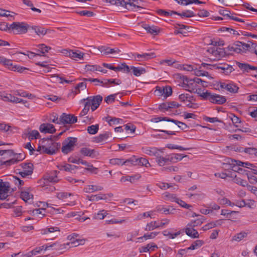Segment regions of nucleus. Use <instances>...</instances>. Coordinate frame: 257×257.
<instances>
[{
    "label": "nucleus",
    "instance_id": "nucleus-38",
    "mask_svg": "<svg viewBox=\"0 0 257 257\" xmlns=\"http://www.w3.org/2000/svg\"><path fill=\"white\" fill-rule=\"evenodd\" d=\"M27 135L28 136V138L30 140H32L33 139H37L40 137V135L38 131L37 130L28 131Z\"/></svg>",
    "mask_w": 257,
    "mask_h": 257
},
{
    "label": "nucleus",
    "instance_id": "nucleus-6",
    "mask_svg": "<svg viewBox=\"0 0 257 257\" xmlns=\"http://www.w3.org/2000/svg\"><path fill=\"white\" fill-rule=\"evenodd\" d=\"M11 186L9 182L0 180V200H5L9 196Z\"/></svg>",
    "mask_w": 257,
    "mask_h": 257
},
{
    "label": "nucleus",
    "instance_id": "nucleus-48",
    "mask_svg": "<svg viewBox=\"0 0 257 257\" xmlns=\"http://www.w3.org/2000/svg\"><path fill=\"white\" fill-rule=\"evenodd\" d=\"M118 71H122L125 73H129L131 70V67H130L128 65H127L125 63H122L120 65L117 66Z\"/></svg>",
    "mask_w": 257,
    "mask_h": 257
},
{
    "label": "nucleus",
    "instance_id": "nucleus-52",
    "mask_svg": "<svg viewBox=\"0 0 257 257\" xmlns=\"http://www.w3.org/2000/svg\"><path fill=\"white\" fill-rule=\"evenodd\" d=\"M244 152L249 155H254L257 157V149L255 148H244Z\"/></svg>",
    "mask_w": 257,
    "mask_h": 257
},
{
    "label": "nucleus",
    "instance_id": "nucleus-29",
    "mask_svg": "<svg viewBox=\"0 0 257 257\" xmlns=\"http://www.w3.org/2000/svg\"><path fill=\"white\" fill-rule=\"evenodd\" d=\"M131 69H132L133 73L136 76H140L142 74L146 73V69L143 67H136L135 66H131Z\"/></svg>",
    "mask_w": 257,
    "mask_h": 257
},
{
    "label": "nucleus",
    "instance_id": "nucleus-60",
    "mask_svg": "<svg viewBox=\"0 0 257 257\" xmlns=\"http://www.w3.org/2000/svg\"><path fill=\"white\" fill-rule=\"evenodd\" d=\"M73 167V166H72V165L69 164H66L65 165L61 164V165H59L57 166V168L60 170H64L66 172H69L70 167Z\"/></svg>",
    "mask_w": 257,
    "mask_h": 257
},
{
    "label": "nucleus",
    "instance_id": "nucleus-11",
    "mask_svg": "<svg viewBox=\"0 0 257 257\" xmlns=\"http://www.w3.org/2000/svg\"><path fill=\"white\" fill-rule=\"evenodd\" d=\"M62 124H74L77 121V118L73 114L63 113L60 118Z\"/></svg>",
    "mask_w": 257,
    "mask_h": 257
},
{
    "label": "nucleus",
    "instance_id": "nucleus-33",
    "mask_svg": "<svg viewBox=\"0 0 257 257\" xmlns=\"http://www.w3.org/2000/svg\"><path fill=\"white\" fill-rule=\"evenodd\" d=\"M172 201H174L176 203H177L178 204H179L181 207L187 208V209H190V208L192 207V206L189 204H187L184 201L179 199V198H177L175 196H172Z\"/></svg>",
    "mask_w": 257,
    "mask_h": 257
},
{
    "label": "nucleus",
    "instance_id": "nucleus-15",
    "mask_svg": "<svg viewBox=\"0 0 257 257\" xmlns=\"http://www.w3.org/2000/svg\"><path fill=\"white\" fill-rule=\"evenodd\" d=\"M68 245H69V242L67 243H61L59 242H56L49 244V247H50V249L60 251V252L62 253L65 251Z\"/></svg>",
    "mask_w": 257,
    "mask_h": 257
},
{
    "label": "nucleus",
    "instance_id": "nucleus-51",
    "mask_svg": "<svg viewBox=\"0 0 257 257\" xmlns=\"http://www.w3.org/2000/svg\"><path fill=\"white\" fill-rule=\"evenodd\" d=\"M19 188H20L24 184L23 180H21L19 178L16 176H12V178L11 179Z\"/></svg>",
    "mask_w": 257,
    "mask_h": 257
},
{
    "label": "nucleus",
    "instance_id": "nucleus-13",
    "mask_svg": "<svg viewBox=\"0 0 257 257\" xmlns=\"http://www.w3.org/2000/svg\"><path fill=\"white\" fill-rule=\"evenodd\" d=\"M39 130L43 133L53 134L56 132L54 126L51 123H42L39 127Z\"/></svg>",
    "mask_w": 257,
    "mask_h": 257
},
{
    "label": "nucleus",
    "instance_id": "nucleus-46",
    "mask_svg": "<svg viewBox=\"0 0 257 257\" xmlns=\"http://www.w3.org/2000/svg\"><path fill=\"white\" fill-rule=\"evenodd\" d=\"M233 182L237 184H239L243 187H245L247 185V181L244 180L239 177H237L236 175L234 176V177L233 179Z\"/></svg>",
    "mask_w": 257,
    "mask_h": 257
},
{
    "label": "nucleus",
    "instance_id": "nucleus-55",
    "mask_svg": "<svg viewBox=\"0 0 257 257\" xmlns=\"http://www.w3.org/2000/svg\"><path fill=\"white\" fill-rule=\"evenodd\" d=\"M183 84L189 88H191L190 86L195 83L193 79H189L186 76L183 77Z\"/></svg>",
    "mask_w": 257,
    "mask_h": 257
},
{
    "label": "nucleus",
    "instance_id": "nucleus-54",
    "mask_svg": "<svg viewBox=\"0 0 257 257\" xmlns=\"http://www.w3.org/2000/svg\"><path fill=\"white\" fill-rule=\"evenodd\" d=\"M76 13L80 16H86L87 17H91L95 15L93 12L86 10L77 12Z\"/></svg>",
    "mask_w": 257,
    "mask_h": 257
},
{
    "label": "nucleus",
    "instance_id": "nucleus-61",
    "mask_svg": "<svg viewBox=\"0 0 257 257\" xmlns=\"http://www.w3.org/2000/svg\"><path fill=\"white\" fill-rule=\"evenodd\" d=\"M241 49H242V52L241 53H245L246 52L247 50H248L249 49V51H250L251 49V44L248 42V43H245L241 42Z\"/></svg>",
    "mask_w": 257,
    "mask_h": 257
},
{
    "label": "nucleus",
    "instance_id": "nucleus-21",
    "mask_svg": "<svg viewBox=\"0 0 257 257\" xmlns=\"http://www.w3.org/2000/svg\"><path fill=\"white\" fill-rule=\"evenodd\" d=\"M59 173V171L55 170L51 172L50 174L47 175L45 177V180H47L50 182L56 183L59 181V179L57 177V174Z\"/></svg>",
    "mask_w": 257,
    "mask_h": 257
},
{
    "label": "nucleus",
    "instance_id": "nucleus-34",
    "mask_svg": "<svg viewBox=\"0 0 257 257\" xmlns=\"http://www.w3.org/2000/svg\"><path fill=\"white\" fill-rule=\"evenodd\" d=\"M247 232H246L245 231H241L234 235L232 237L231 240L239 242L242 239H243L244 238L246 237L247 235Z\"/></svg>",
    "mask_w": 257,
    "mask_h": 257
},
{
    "label": "nucleus",
    "instance_id": "nucleus-57",
    "mask_svg": "<svg viewBox=\"0 0 257 257\" xmlns=\"http://www.w3.org/2000/svg\"><path fill=\"white\" fill-rule=\"evenodd\" d=\"M107 214V213H106V211H105L104 210H102L97 214H95L94 216V218L96 219H103L105 216H106Z\"/></svg>",
    "mask_w": 257,
    "mask_h": 257
},
{
    "label": "nucleus",
    "instance_id": "nucleus-2",
    "mask_svg": "<svg viewBox=\"0 0 257 257\" xmlns=\"http://www.w3.org/2000/svg\"><path fill=\"white\" fill-rule=\"evenodd\" d=\"M200 96L205 99L208 100L210 102L213 103L218 104H222L226 101V99L224 96L219 94H212L208 91L201 93L200 94Z\"/></svg>",
    "mask_w": 257,
    "mask_h": 257
},
{
    "label": "nucleus",
    "instance_id": "nucleus-41",
    "mask_svg": "<svg viewBox=\"0 0 257 257\" xmlns=\"http://www.w3.org/2000/svg\"><path fill=\"white\" fill-rule=\"evenodd\" d=\"M170 122L174 123L175 125H177L178 127L181 128L182 130H185L188 128V126L185 123L178 121L177 120L171 119Z\"/></svg>",
    "mask_w": 257,
    "mask_h": 257
},
{
    "label": "nucleus",
    "instance_id": "nucleus-7",
    "mask_svg": "<svg viewBox=\"0 0 257 257\" xmlns=\"http://www.w3.org/2000/svg\"><path fill=\"white\" fill-rule=\"evenodd\" d=\"M23 171L19 172L21 176L24 178L27 176L31 175L33 172V165L31 163H22L21 164Z\"/></svg>",
    "mask_w": 257,
    "mask_h": 257
},
{
    "label": "nucleus",
    "instance_id": "nucleus-24",
    "mask_svg": "<svg viewBox=\"0 0 257 257\" xmlns=\"http://www.w3.org/2000/svg\"><path fill=\"white\" fill-rule=\"evenodd\" d=\"M99 50L101 52H104L105 54H112L114 53H119L120 52V50L117 48L112 49L105 46L100 47L99 48Z\"/></svg>",
    "mask_w": 257,
    "mask_h": 257
},
{
    "label": "nucleus",
    "instance_id": "nucleus-39",
    "mask_svg": "<svg viewBox=\"0 0 257 257\" xmlns=\"http://www.w3.org/2000/svg\"><path fill=\"white\" fill-rule=\"evenodd\" d=\"M170 157L169 158H166L158 155V157H156V162L160 166H164L168 162H170Z\"/></svg>",
    "mask_w": 257,
    "mask_h": 257
},
{
    "label": "nucleus",
    "instance_id": "nucleus-47",
    "mask_svg": "<svg viewBox=\"0 0 257 257\" xmlns=\"http://www.w3.org/2000/svg\"><path fill=\"white\" fill-rule=\"evenodd\" d=\"M94 152V150H90L87 148H82L80 150V153L86 156H92Z\"/></svg>",
    "mask_w": 257,
    "mask_h": 257
},
{
    "label": "nucleus",
    "instance_id": "nucleus-64",
    "mask_svg": "<svg viewBox=\"0 0 257 257\" xmlns=\"http://www.w3.org/2000/svg\"><path fill=\"white\" fill-rule=\"evenodd\" d=\"M116 95V94H114L107 96L104 98L105 102L108 104L114 101Z\"/></svg>",
    "mask_w": 257,
    "mask_h": 257
},
{
    "label": "nucleus",
    "instance_id": "nucleus-35",
    "mask_svg": "<svg viewBox=\"0 0 257 257\" xmlns=\"http://www.w3.org/2000/svg\"><path fill=\"white\" fill-rule=\"evenodd\" d=\"M121 83V81L119 79H105L103 83V86L108 87V84L119 85Z\"/></svg>",
    "mask_w": 257,
    "mask_h": 257
},
{
    "label": "nucleus",
    "instance_id": "nucleus-23",
    "mask_svg": "<svg viewBox=\"0 0 257 257\" xmlns=\"http://www.w3.org/2000/svg\"><path fill=\"white\" fill-rule=\"evenodd\" d=\"M131 159H134V164H131V165H135L139 164L141 166H144L146 167L151 166L148 160L144 158H140L139 159H136L135 158H132Z\"/></svg>",
    "mask_w": 257,
    "mask_h": 257
},
{
    "label": "nucleus",
    "instance_id": "nucleus-32",
    "mask_svg": "<svg viewBox=\"0 0 257 257\" xmlns=\"http://www.w3.org/2000/svg\"><path fill=\"white\" fill-rule=\"evenodd\" d=\"M1 64L5 66L8 69H9L10 70L13 71V69H14V66L15 65H13L12 61L10 59H7L4 57H3V59H2V61Z\"/></svg>",
    "mask_w": 257,
    "mask_h": 257
},
{
    "label": "nucleus",
    "instance_id": "nucleus-58",
    "mask_svg": "<svg viewBox=\"0 0 257 257\" xmlns=\"http://www.w3.org/2000/svg\"><path fill=\"white\" fill-rule=\"evenodd\" d=\"M238 166H241L242 167L247 168L248 169H251V168H254L256 167V166H254L253 164L248 163V162H242L239 161L238 162Z\"/></svg>",
    "mask_w": 257,
    "mask_h": 257
},
{
    "label": "nucleus",
    "instance_id": "nucleus-3",
    "mask_svg": "<svg viewBox=\"0 0 257 257\" xmlns=\"http://www.w3.org/2000/svg\"><path fill=\"white\" fill-rule=\"evenodd\" d=\"M106 3L117 7H121L133 12L137 11V7L131 0H104Z\"/></svg>",
    "mask_w": 257,
    "mask_h": 257
},
{
    "label": "nucleus",
    "instance_id": "nucleus-50",
    "mask_svg": "<svg viewBox=\"0 0 257 257\" xmlns=\"http://www.w3.org/2000/svg\"><path fill=\"white\" fill-rule=\"evenodd\" d=\"M132 2L137 6V9H144L145 4L142 0H131Z\"/></svg>",
    "mask_w": 257,
    "mask_h": 257
},
{
    "label": "nucleus",
    "instance_id": "nucleus-5",
    "mask_svg": "<svg viewBox=\"0 0 257 257\" xmlns=\"http://www.w3.org/2000/svg\"><path fill=\"white\" fill-rule=\"evenodd\" d=\"M30 27L24 22H14L10 25V29L14 31L16 34H25Z\"/></svg>",
    "mask_w": 257,
    "mask_h": 257
},
{
    "label": "nucleus",
    "instance_id": "nucleus-49",
    "mask_svg": "<svg viewBox=\"0 0 257 257\" xmlns=\"http://www.w3.org/2000/svg\"><path fill=\"white\" fill-rule=\"evenodd\" d=\"M238 87L233 83H228L226 90L231 93H236L237 92Z\"/></svg>",
    "mask_w": 257,
    "mask_h": 257
},
{
    "label": "nucleus",
    "instance_id": "nucleus-40",
    "mask_svg": "<svg viewBox=\"0 0 257 257\" xmlns=\"http://www.w3.org/2000/svg\"><path fill=\"white\" fill-rule=\"evenodd\" d=\"M33 197V195L28 192L25 191H22L21 192V198L25 202H28V200L32 199Z\"/></svg>",
    "mask_w": 257,
    "mask_h": 257
},
{
    "label": "nucleus",
    "instance_id": "nucleus-30",
    "mask_svg": "<svg viewBox=\"0 0 257 257\" xmlns=\"http://www.w3.org/2000/svg\"><path fill=\"white\" fill-rule=\"evenodd\" d=\"M172 13L179 16L182 18H191L195 16V14L194 13V12L190 10H186L181 13H178L176 11H172Z\"/></svg>",
    "mask_w": 257,
    "mask_h": 257
},
{
    "label": "nucleus",
    "instance_id": "nucleus-62",
    "mask_svg": "<svg viewBox=\"0 0 257 257\" xmlns=\"http://www.w3.org/2000/svg\"><path fill=\"white\" fill-rule=\"evenodd\" d=\"M108 117H106L105 119L108 121L110 125H111L112 124H118L120 122V121L122 120L121 119L116 117H113L110 119H108Z\"/></svg>",
    "mask_w": 257,
    "mask_h": 257
},
{
    "label": "nucleus",
    "instance_id": "nucleus-26",
    "mask_svg": "<svg viewBox=\"0 0 257 257\" xmlns=\"http://www.w3.org/2000/svg\"><path fill=\"white\" fill-rule=\"evenodd\" d=\"M111 133L109 132H106L103 134H101L99 135L98 136L95 137L94 138V142L99 143L102 142L106 140H107L110 136H111Z\"/></svg>",
    "mask_w": 257,
    "mask_h": 257
},
{
    "label": "nucleus",
    "instance_id": "nucleus-17",
    "mask_svg": "<svg viewBox=\"0 0 257 257\" xmlns=\"http://www.w3.org/2000/svg\"><path fill=\"white\" fill-rule=\"evenodd\" d=\"M109 162L112 165H126L129 164H134V160L133 159H130L124 161V159L120 158H114L110 159Z\"/></svg>",
    "mask_w": 257,
    "mask_h": 257
},
{
    "label": "nucleus",
    "instance_id": "nucleus-1",
    "mask_svg": "<svg viewBox=\"0 0 257 257\" xmlns=\"http://www.w3.org/2000/svg\"><path fill=\"white\" fill-rule=\"evenodd\" d=\"M50 138H43L40 142V145L38 147L36 151L40 152V154H46L49 155L55 154L59 149L61 144L59 143L55 142Z\"/></svg>",
    "mask_w": 257,
    "mask_h": 257
},
{
    "label": "nucleus",
    "instance_id": "nucleus-63",
    "mask_svg": "<svg viewBox=\"0 0 257 257\" xmlns=\"http://www.w3.org/2000/svg\"><path fill=\"white\" fill-rule=\"evenodd\" d=\"M157 211L158 212H162L165 214H169L171 213V212L169 210V209L164 208L162 206H158L157 207Z\"/></svg>",
    "mask_w": 257,
    "mask_h": 257
},
{
    "label": "nucleus",
    "instance_id": "nucleus-14",
    "mask_svg": "<svg viewBox=\"0 0 257 257\" xmlns=\"http://www.w3.org/2000/svg\"><path fill=\"white\" fill-rule=\"evenodd\" d=\"M66 55L71 58L76 60V59H79L80 60H83V56L85 55L84 53L81 52L78 50H66Z\"/></svg>",
    "mask_w": 257,
    "mask_h": 257
},
{
    "label": "nucleus",
    "instance_id": "nucleus-4",
    "mask_svg": "<svg viewBox=\"0 0 257 257\" xmlns=\"http://www.w3.org/2000/svg\"><path fill=\"white\" fill-rule=\"evenodd\" d=\"M77 142L76 138L69 137L66 138L62 143V152L67 154L74 150Z\"/></svg>",
    "mask_w": 257,
    "mask_h": 257
},
{
    "label": "nucleus",
    "instance_id": "nucleus-10",
    "mask_svg": "<svg viewBox=\"0 0 257 257\" xmlns=\"http://www.w3.org/2000/svg\"><path fill=\"white\" fill-rule=\"evenodd\" d=\"M2 100L5 101H9L13 103H23L25 104V106L27 107H29V105H26V103H27V101L15 97L12 95L11 94H4L2 98Z\"/></svg>",
    "mask_w": 257,
    "mask_h": 257
},
{
    "label": "nucleus",
    "instance_id": "nucleus-8",
    "mask_svg": "<svg viewBox=\"0 0 257 257\" xmlns=\"http://www.w3.org/2000/svg\"><path fill=\"white\" fill-rule=\"evenodd\" d=\"M212 67L215 69L218 70L219 72L225 75H228L234 70L232 66L226 63L221 64L218 65H212Z\"/></svg>",
    "mask_w": 257,
    "mask_h": 257
},
{
    "label": "nucleus",
    "instance_id": "nucleus-31",
    "mask_svg": "<svg viewBox=\"0 0 257 257\" xmlns=\"http://www.w3.org/2000/svg\"><path fill=\"white\" fill-rule=\"evenodd\" d=\"M208 51L209 52H211L212 54L214 55H218L219 56H223L226 53L224 51V49L215 47H213V48L208 49Z\"/></svg>",
    "mask_w": 257,
    "mask_h": 257
},
{
    "label": "nucleus",
    "instance_id": "nucleus-22",
    "mask_svg": "<svg viewBox=\"0 0 257 257\" xmlns=\"http://www.w3.org/2000/svg\"><path fill=\"white\" fill-rule=\"evenodd\" d=\"M142 151L143 153L150 156L158 157V155H159V151L156 148L143 147Z\"/></svg>",
    "mask_w": 257,
    "mask_h": 257
},
{
    "label": "nucleus",
    "instance_id": "nucleus-28",
    "mask_svg": "<svg viewBox=\"0 0 257 257\" xmlns=\"http://www.w3.org/2000/svg\"><path fill=\"white\" fill-rule=\"evenodd\" d=\"M158 246L154 243H149L146 246H142L140 249V252H146L150 250H155V248H157Z\"/></svg>",
    "mask_w": 257,
    "mask_h": 257
},
{
    "label": "nucleus",
    "instance_id": "nucleus-56",
    "mask_svg": "<svg viewBox=\"0 0 257 257\" xmlns=\"http://www.w3.org/2000/svg\"><path fill=\"white\" fill-rule=\"evenodd\" d=\"M60 231L59 228L57 227H50L44 230L43 234H47L48 233L58 232Z\"/></svg>",
    "mask_w": 257,
    "mask_h": 257
},
{
    "label": "nucleus",
    "instance_id": "nucleus-37",
    "mask_svg": "<svg viewBox=\"0 0 257 257\" xmlns=\"http://www.w3.org/2000/svg\"><path fill=\"white\" fill-rule=\"evenodd\" d=\"M140 177L141 176L139 174L132 176H127L125 177H122L121 178L120 181L121 182L130 181L131 183H134L135 182V180H138Z\"/></svg>",
    "mask_w": 257,
    "mask_h": 257
},
{
    "label": "nucleus",
    "instance_id": "nucleus-53",
    "mask_svg": "<svg viewBox=\"0 0 257 257\" xmlns=\"http://www.w3.org/2000/svg\"><path fill=\"white\" fill-rule=\"evenodd\" d=\"M204 120L208 121L211 123H214L215 122H222V121L219 119L217 117H210L207 116H204L203 117Z\"/></svg>",
    "mask_w": 257,
    "mask_h": 257
},
{
    "label": "nucleus",
    "instance_id": "nucleus-45",
    "mask_svg": "<svg viewBox=\"0 0 257 257\" xmlns=\"http://www.w3.org/2000/svg\"><path fill=\"white\" fill-rule=\"evenodd\" d=\"M38 47L39 48L38 51L40 52L42 54L47 53L51 49L50 47L47 46L44 44H39L38 46Z\"/></svg>",
    "mask_w": 257,
    "mask_h": 257
},
{
    "label": "nucleus",
    "instance_id": "nucleus-27",
    "mask_svg": "<svg viewBox=\"0 0 257 257\" xmlns=\"http://www.w3.org/2000/svg\"><path fill=\"white\" fill-rule=\"evenodd\" d=\"M103 188L100 186L88 185L84 188V192L86 193H92L97 191H101Z\"/></svg>",
    "mask_w": 257,
    "mask_h": 257
},
{
    "label": "nucleus",
    "instance_id": "nucleus-59",
    "mask_svg": "<svg viewBox=\"0 0 257 257\" xmlns=\"http://www.w3.org/2000/svg\"><path fill=\"white\" fill-rule=\"evenodd\" d=\"M162 92L166 97H168L172 95V89L170 86H168L163 88Z\"/></svg>",
    "mask_w": 257,
    "mask_h": 257
},
{
    "label": "nucleus",
    "instance_id": "nucleus-12",
    "mask_svg": "<svg viewBox=\"0 0 257 257\" xmlns=\"http://www.w3.org/2000/svg\"><path fill=\"white\" fill-rule=\"evenodd\" d=\"M86 99L90 101L91 103V110L93 111L96 110L102 101V97L100 95H98L93 97H88L86 98Z\"/></svg>",
    "mask_w": 257,
    "mask_h": 257
},
{
    "label": "nucleus",
    "instance_id": "nucleus-18",
    "mask_svg": "<svg viewBox=\"0 0 257 257\" xmlns=\"http://www.w3.org/2000/svg\"><path fill=\"white\" fill-rule=\"evenodd\" d=\"M142 26L144 29H145L147 31L148 33L152 35H157L159 34L160 32L159 28L157 26H150L146 24H143Z\"/></svg>",
    "mask_w": 257,
    "mask_h": 257
},
{
    "label": "nucleus",
    "instance_id": "nucleus-16",
    "mask_svg": "<svg viewBox=\"0 0 257 257\" xmlns=\"http://www.w3.org/2000/svg\"><path fill=\"white\" fill-rule=\"evenodd\" d=\"M238 160L229 159L227 163L226 164V165L228 166V169H231L238 173H239V171H243V169L239 167L240 166L238 165Z\"/></svg>",
    "mask_w": 257,
    "mask_h": 257
},
{
    "label": "nucleus",
    "instance_id": "nucleus-44",
    "mask_svg": "<svg viewBox=\"0 0 257 257\" xmlns=\"http://www.w3.org/2000/svg\"><path fill=\"white\" fill-rule=\"evenodd\" d=\"M187 157V155H183L181 154H175L174 156L170 157V162H176L178 161L181 160L183 158Z\"/></svg>",
    "mask_w": 257,
    "mask_h": 257
},
{
    "label": "nucleus",
    "instance_id": "nucleus-36",
    "mask_svg": "<svg viewBox=\"0 0 257 257\" xmlns=\"http://www.w3.org/2000/svg\"><path fill=\"white\" fill-rule=\"evenodd\" d=\"M179 99L181 102H185V101H188L191 102L192 100H194L193 96L189 95V94H181L179 95Z\"/></svg>",
    "mask_w": 257,
    "mask_h": 257
},
{
    "label": "nucleus",
    "instance_id": "nucleus-42",
    "mask_svg": "<svg viewBox=\"0 0 257 257\" xmlns=\"http://www.w3.org/2000/svg\"><path fill=\"white\" fill-rule=\"evenodd\" d=\"M98 130L99 125L98 124L89 126L87 129L88 133L91 135L96 134L98 132Z\"/></svg>",
    "mask_w": 257,
    "mask_h": 257
},
{
    "label": "nucleus",
    "instance_id": "nucleus-9",
    "mask_svg": "<svg viewBox=\"0 0 257 257\" xmlns=\"http://www.w3.org/2000/svg\"><path fill=\"white\" fill-rule=\"evenodd\" d=\"M170 222L168 219H165L161 220V222L157 223L156 221H152L147 224L145 228L146 230L151 231L155 228L162 227L165 225L168 224Z\"/></svg>",
    "mask_w": 257,
    "mask_h": 257
},
{
    "label": "nucleus",
    "instance_id": "nucleus-25",
    "mask_svg": "<svg viewBox=\"0 0 257 257\" xmlns=\"http://www.w3.org/2000/svg\"><path fill=\"white\" fill-rule=\"evenodd\" d=\"M137 57H135V59L137 60H140V59H142L143 60H148L150 59L155 58L156 55L154 53H144L143 54H136Z\"/></svg>",
    "mask_w": 257,
    "mask_h": 257
},
{
    "label": "nucleus",
    "instance_id": "nucleus-43",
    "mask_svg": "<svg viewBox=\"0 0 257 257\" xmlns=\"http://www.w3.org/2000/svg\"><path fill=\"white\" fill-rule=\"evenodd\" d=\"M204 242L203 241L201 240H197L195 241L191 245L190 247L187 248V249H195L197 248L198 247H199L201 246Z\"/></svg>",
    "mask_w": 257,
    "mask_h": 257
},
{
    "label": "nucleus",
    "instance_id": "nucleus-20",
    "mask_svg": "<svg viewBox=\"0 0 257 257\" xmlns=\"http://www.w3.org/2000/svg\"><path fill=\"white\" fill-rule=\"evenodd\" d=\"M237 66L243 71L248 72L250 70H257V67L251 66L247 63L236 62Z\"/></svg>",
    "mask_w": 257,
    "mask_h": 257
},
{
    "label": "nucleus",
    "instance_id": "nucleus-19",
    "mask_svg": "<svg viewBox=\"0 0 257 257\" xmlns=\"http://www.w3.org/2000/svg\"><path fill=\"white\" fill-rule=\"evenodd\" d=\"M33 30L35 31V32L37 34V35L40 36L41 35L44 36L48 33H50L51 32H53V30H51L50 29H46L44 28H42L40 26H32L30 27Z\"/></svg>",
    "mask_w": 257,
    "mask_h": 257
}]
</instances>
